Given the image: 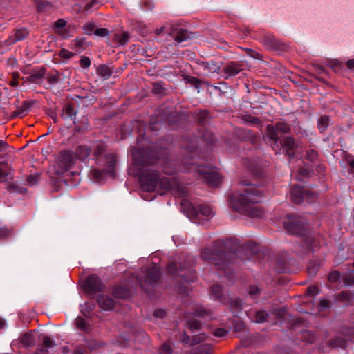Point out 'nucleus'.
Segmentation results:
<instances>
[{
  "instance_id": "nucleus-64",
  "label": "nucleus",
  "mask_w": 354,
  "mask_h": 354,
  "mask_svg": "<svg viewBox=\"0 0 354 354\" xmlns=\"http://www.w3.org/2000/svg\"><path fill=\"white\" fill-rule=\"evenodd\" d=\"M97 2V0H93L89 4L86 5V10H88L94 4H95Z\"/></svg>"
},
{
  "instance_id": "nucleus-27",
  "label": "nucleus",
  "mask_w": 354,
  "mask_h": 354,
  "mask_svg": "<svg viewBox=\"0 0 354 354\" xmlns=\"http://www.w3.org/2000/svg\"><path fill=\"white\" fill-rule=\"evenodd\" d=\"M115 39L120 45H124L128 41L129 36L127 32H123L122 33L115 34Z\"/></svg>"
},
{
  "instance_id": "nucleus-54",
  "label": "nucleus",
  "mask_w": 354,
  "mask_h": 354,
  "mask_svg": "<svg viewBox=\"0 0 354 354\" xmlns=\"http://www.w3.org/2000/svg\"><path fill=\"white\" fill-rule=\"evenodd\" d=\"M188 81L195 85V86L198 88V86H199V84H200V81L198 79H197L196 77H190L189 78H188Z\"/></svg>"
},
{
  "instance_id": "nucleus-21",
  "label": "nucleus",
  "mask_w": 354,
  "mask_h": 354,
  "mask_svg": "<svg viewBox=\"0 0 354 354\" xmlns=\"http://www.w3.org/2000/svg\"><path fill=\"white\" fill-rule=\"evenodd\" d=\"M28 35V32L27 29L24 28H21L19 29L15 30V32L14 33V38L12 39V42H16L18 41H21L26 37V36Z\"/></svg>"
},
{
  "instance_id": "nucleus-55",
  "label": "nucleus",
  "mask_w": 354,
  "mask_h": 354,
  "mask_svg": "<svg viewBox=\"0 0 354 354\" xmlns=\"http://www.w3.org/2000/svg\"><path fill=\"white\" fill-rule=\"evenodd\" d=\"M66 24V22L64 19H58L55 23V27L57 28H64Z\"/></svg>"
},
{
  "instance_id": "nucleus-10",
  "label": "nucleus",
  "mask_w": 354,
  "mask_h": 354,
  "mask_svg": "<svg viewBox=\"0 0 354 354\" xmlns=\"http://www.w3.org/2000/svg\"><path fill=\"white\" fill-rule=\"evenodd\" d=\"M160 276V271L156 266H152L147 269L143 278L139 280L141 287L145 290H148V286H153L158 280Z\"/></svg>"
},
{
  "instance_id": "nucleus-8",
  "label": "nucleus",
  "mask_w": 354,
  "mask_h": 354,
  "mask_svg": "<svg viewBox=\"0 0 354 354\" xmlns=\"http://www.w3.org/2000/svg\"><path fill=\"white\" fill-rule=\"evenodd\" d=\"M290 198L293 203L299 204L306 201L310 202L316 198V194L299 186H293L290 190Z\"/></svg>"
},
{
  "instance_id": "nucleus-12",
  "label": "nucleus",
  "mask_w": 354,
  "mask_h": 354,
  "mask_svg": "<svg viewBox=\"0 0 354 354\" xmlns=\"http://www.w3.org/2000/svg\"><path fill=\"white\" fill-rule=\"evenodd\" d=\"M267 130V137L270 139L272 149L276 151V153H279L281 149L278 143L279 137L276 128L272 125H268Z\"/></svg>"
},
{
  "instance_id": "nucleus-57",
  "label": "nucleus",
  "mask_w": 354,
  "mask_h": 354,
  "mask_svg": "<svg viewBox=\"0 0 354 354\" xmlns=\"http://www.w3.org/2000/svg\"><path fill=\"white\" fill-rule=\"evenodd\" d=\"M86 349L82 346H77L73 351V354H84Z\"/></svg>"
},
{
  "instance_id": "nucleus-36",
  "label": "nucleus",
  "mask_w": 354,
  "mask_h": 354,
  "mask_svg": "<svg viewBox=\"0 0 354 354\" xmlns=\"http://www.w3.org/2000/svg\"><path fill=\"white\" fill-rule=\"evenodd\" d=\"M268 313L264 310H260L256 313L255 322L257 323H262L266 320Z\"/></svg>"
},
{
  "instance_id": "nucleus-39",
  "label": "nucleus",
  "mask_w": 354,
  "mask_h": 354,
  "mask_svg": "<svg viewBox=\"0 0 354 354\" xmlns=\"http://www.w3.org/2000/svg\"><path fill=\"white\" fill-rule=\"evenodd\" d=\"M95 30V25L92 23H88L84 26V32L88 35H91L93 33H94Z\"/></svg>"
},
{
  "instance_id": "nucleus-24",
  "label": "nucleus",
  "mask_w": 354,
  "mask_h": 354,
  "mask_svg": "<svg viewBox=\"0 0 354 354\" xmlns=\"http://www.w3.org/2000/svg\"><path fill=\"white\" fill-rule=\"evenodd\" d=\"M346 339L342 337H337L330 341V346L333 348H346Z\"/></svg>"
},
{
  "instance_id": "nucleus-19",
  "label": "nucleus",
  "mask_w": 354,
  "mask_h": 354,
  "mask_svg": "<svg viewBox=\"0 0 354 354\" xmlns=\"http://www.w3.org/2000/svg\"><path fill=\"white\" fill-rule=\"evenodd\" d=\"M203 66L210 73L218 72L221 68V64L214 61L204 62Z\"/></svg>"
},
{
  "instance_id": "nucleus-15",
  "label": "nucleus",
  "mask_w": 354,
  "mask_h": 354,
  "mask_svg": "<svg viewBox=\"0 0 354 354\" xmlns=\"http://www.w3.org/2000/svg\"><path fill=\"white\" fill-rule=\"evenodd\" d=\"M13 178L12 170L8 163L0 162V183Z\"/></svg>"
},
{
  "instance_id": "nucleus-20",
  "label": "nucleus",
  "mask_w": 354,
  "mask_h": 354,
  "mask_svg": "<svg viewBox=\"0 0 354 354\" xmlns=\"http://www.w3.org/2000/svg\"><path fill=\"white\" fill-rule=\"evenodd\" d=\"M76 115V111L73 109L71 105H66L63 109L62 117L64 119H70L74 120Z\"/></svg>"
},
{
  "instance_id": "nucleus-47",
  "label": "nucleus",
  "mask_w": 354,
  "mask_h": 354,
  "mask_svg": "<svg viewBox=\"0 0 354 354\" xmlns=\"http://www.w3.org/2000/svg\"><path fill=\"white\" fill-rule=\"evenodd\" d=\"M307 158L310 161H314L317 157V152L314 149H310L307 151Z\"/></svg>"
},
{
  "instance_id": "nucleus-40",
  "label": "nucleus",
  "mask_w": 354,
  "mask_h": 354,
  "mask_svg": "<svg viewBox=\"0 0 354 354\" xmlns=\"http://www.w3.org/2000/svg\"><path fill=\"white\" fill-rule=\"evenodd\" d=\"M339 278L340 274L337 271L332 272L328 277V281L333 283L337 281Z\"/></svg>"
},
{
  "instance_id": "nucleus-63",
  "label": "nucleus",
  "mask_w": 354,
  "mask_h": 354,
  "mask_svg": "<svg viewBox=\"0 0 354 354\" xmlns=\"http://www.w3.org/2000/svg\"><path fill=\"white\" fill-rule=\"evenodd\" d=\"M200 113L201 115V122H203V120L205 118L207 117L208 113L206 111H201Z\"/></svg>"
},
{
  "instance_id": "nucleus-42",
  "label": "nucleus",
  "mask_w": 354,
  "mask_h": 354,
  "mask_svg": "<svg viewBox=\"0 0 354 354\" xmlns=\"http://www.w3.org/2000/svg\"><path fill=\"white\" fill-rule=\"evenodd\" d=\"M59 55L62 58L70 59L73 56V53L66 49L63 48L59 51Z\"/></svg>"
},
{
  "instance_id": "nucleus-13",
  "label": "nucleus",
  "mask_w": 354,
  "mask_h": 354,
  "mask_svg": "<svg viewBox=\"0 0 354 354\" xmlns=\"http://www.w3.org/2000/svg\"><path fill=\"white\" fill-rule=\"evenodd\" d=\"M280 147L286 151L289 156H292L297 149V145L292 138L286 137L281 141Z\"/></svg>"
},
{
  "instance_id": "nucleus-45",
  "label": "nucleus",
  "mask_w": 354,
  "mask_h": 354,
  "mask_svg": "<svg viewBox=\"0 0 354 354\" xmlns=\"http://www.w3.org/2000/svg\"><path fill=\"white\" fill-rule=\"evenodd\" d=\"M171 353V347L169 342L164 343L161 348L162 354H170Z\"/></svg>"
},
{
  "instance_id": "nucleus-18",
  "label": "nucleus",
  "mask_w": 354,
  "mask_h": 354,
  "mask_svg": "<svg viewBox=\"0 0 354 354\" xmlns=\"http://www.w3.org/2000/svg\"><path fill=\"white\" fill-rule=\"evenodd\" d=\"M97 302L100 307L104 310H111L114 306V301L109 297L103 295L99 296Z\"/></svg>"
},
{
  "instance_id": "nucleus-46",
  "label": "nucleus",
  "mask_w": 354,
  "mask_h": 354,
  "mask_svg": "<svg viewBox=\"0 0 354 354\" xmlns=\"http://www.w3.org/2000/svg\"><path fill=\"white\" fill-rule=\"evenodd\" d=\"M307 292L310 296H315L319 294V288L316 286H311L308 288Z\"/></svg>"
},
{
  "instance_id": "nucleus-37",
  "label": "nucleus",
  "mask_w": 354,
  "mask_h": 354,
  "mask_svg": "<svg viewBox=\"0 0 354 354\" xmlns=\"http://www.w3.org/2000/svg\"><path fill=\"white\" fill-rule=\"evenodd\" d=\"M187 272L189 273V277H187L185 274H181V278L185 282H192L195 281L196 275L194 270L191 268L187 269Z\"/></svg>"
},
{
  "instance_id": "nucleus-3",
  "label": "nucleus",
  "mask_w": 354,
  "mask_h": 354,
  "mask_svg": "<svg viewBox=\"0 0 354 354\" xmlns=\"http://www.w3.org/2000/svg\"><path fill=\"white\" fill-rule=\"evenodd\" d=\"M192 155L183 156L180 160V163L176 165L177 162L174 160H169L168 158L162 162L164 172L171 175L177 171L194 172L198 174V177L204 180L209 186L217 187L222 181L221 177L215 168L207 167L202 165H195L194 154L196 148L192 145L187 149Z\"/></svg>"
},
{
  "instance_id": "nucleus-5",
  "label": "nucleus",
  "mask_w": 354,
  "mask_h": 354,
  "mask_svg": "<svg viewBox=\"0 0 354 354\" xmlns=\"http://www.w3.org/2000/svg\"><path fill=\"white\" fill-rule=\"evenodd\" d=\"M105 148V145L102 142H97L93 146L96 167L91 169L89 175L97 182L102 180L106 174H113L115 165V156L112 153H106Z\"/></svg>"
},
{
  "instance_id": "nucleus-53",
  "label": "nucleus",
  "mask_w": 354,
  "mask_h": 354,
  "mask_svg": "<svg viewBox=\"0 0 354 354\" xmlns=\"http://www.w3.org/2000/svg\"><path fill=\"white\" fill-rule=\"evenodd\" d=\"M8 147V143L5 140H0V153L6 151Z\"/></svg>"
},
{
  "instance_id": "nucleus-58",
  "label": "nucleus",
  "mask_w": 354,
  "mask_h": 354,
  "mask_svg": "<svg viewBox=\"0 0 354 354\" xmlns=\"http://www.w3.org/2000/svg\"><path fill=\"white\" fill-rule=\"evenodd\" d=\"M232 306L237 310H241L242 308L241 301L239 299H235L232 304Z\"/></svg>"
},
{
  "instance_id": "nucleus-34",
  "label": "nucleus",
  "mask_w": 354,
  "mask_h": 354,
  "mask_svg": "<svg viewBox=\"0 0 354 354\" xmlns=\"http://www.w3.org/2000/svg\"><path fill=\"white\" fill-rule=\"evenodd\" d=\"M243 121L246 124H255L259 123V120L251 115H245L242 117Z\"/></svg>"
},
{
  "instance_id": "nucleus-52",
  "label": "nucleus",
  "mask_w": 354,
  "mask_h": 354,
  "mask_svg": "<svg viewBox=\"0 0 354 354\" xmlns=\"http://www.w3.org/2000/svg\"><path fill=\"white\" fill-rule=\"evenodd\" d=\"M189 327L192 330H197L200 327V324L196 320H192L189 322Z\"/></svg>"
},
{
  "instance_id": "nucleus-44",
  "label": "nucleus",
  "mask_w": 354,
  "mask_h": 354,
  "mask_svg": "<svg viewBox=\"0 0 354 354\" xmlns=\"http://www.w3.org/2000/svg\"><path fill=\"white\" fill-rule=\"evenodd\" d=\"M207 314V310L201 306L198 307L194 313V315L198 317H205Z\"/></svg>"
},
{
  "instance_id": "nucleus-59",
  "label": "nucleus",
  "mask_w": 354,
  "mask_h": 354,
  "mask_svg": "<svg viewBox=\"0 0 354 354\" xmlns=\"http://www.w3.org/2000/svg\"><path fill=\"white\" fill-rule=\"evenodd\" d=\"M48 81L50 84H55L58 82V75L55 74L48 77Z\"/></svg>"
},
{
  "instance_id": "nucleus-48",
  "label": "nucleus",
  "mask_w": 354,
  "mask_h": 354,
  "mask_svg": "<svg viewBox=\"0 0 354 354\" xmlns=\"http://www.w3.org/2000/svg\"><path fill=\"white\" fill-rule=\"evenodd\" d=\"M11 231L6 227L0 225V238H5L9 236Z\"/></svg>"
},
{
  "instance_id": "nucleus-41",
  "label": "nucleus",
  "mask_w": 354,
  "mask_h": 354,
  "mask_svg": "<svg viewBox=\"0 0 354 354\" xmlns=\"http://www.w3.org/2000/svg\"><path fill=\"white\" fill-rule=\"evenodd\" d=\"M39 179V175H30L27 177V182L30 185H35L37 183Z\"/></svg>"
},
{
  "instance_id": "nucleus-28",
  "label": "nucleus",
  "mask_w": 354,
  "mask_h": 354,
  "mask_svg": "<svg viewBox=\"0 0 354 354\" xmlns=\"http://www.w3.org/2000/svg\"><path fill=\"white\" fill-rule=\"evenodd\" d=\"M329 124V118L326 115L322 116L318 120V128L320 131H324Z\"/></svg>"
},
{
  "instance_id": "nucleus-38",
  "label": "nucleus",
  "mask_w": 354,
  "mask_h": 354,
  "mask_svg": "<svg viewBox=\"0 0 354 354\" xmlns=\"http://www.w3.org/2000/svg\"><path fill=\"white\" fill-rule=\"evenodd\" d=\"M91 59L86 56L82 57L80 60V64L82 68H88L91 66Z\"/></svg>"
},
{
  "instance_id": "nucleus-43",
  "label": "nucleus",
  "mask_w": 354,
  "mask_h": 354,
  "mask_svg": "<svg viewBox=\"0 0 354 354\" xmlns=\"http://www.w3.org/2000/svg\"><path fill=\"white\" fill-rule=\"evenodd\" d=\"M109 31L107 29L102 28L95 30L94 34L97 36L104 37L108 35Z\"/></svg>"
},
{
  "instance_id": "nucleus-9",
  "label": "nucleus",
  "mask_w": 354,
  "mask_h": 354,
  "mask_svg": "<svg viewBox=\"0 0 354 354\" xmlns=\"http://www.w3.org/2000/svg\"><path fill=\"white\" fill-rule=\"evenodd\" d=\"M306 224L304 221L295 216H289L283 223L284 228L293 234L301 236L304 234Z\"/></svg>"
},
{
  "instance_id": "nucleus-61",
  "label": "nucleus",
  "mask_w": 354,
  "mask_h": 354,
  "mask_svg": "<svg viewBox=\"0 0 354 354\" xmlns=\"http://www.w3.org/2000/svg\"><path fill=\"white\" fill-rule=\"evenodd\" d=\"M161 89H162L161 86L159 84L156 83V84H153V92L154 93H161Z\"/></svg>"
},
{
  "instance_id": "nucleus-33",
  "label": "nucleus",
  "mask_w": 354,
  "mask_h": 354,
  "mask_svg": "<svg viewBox=\"0 0 354 354\" xmlns=\"http://www.w3.org/2000/svg\"><path fill=\"white\" fill-rule=\"evenodd\" d=\"M76 326L79 329L86 331L88 329V326L86 320L82 317H77L76 319Z\"/></svg>"
},
{
  "instance_id": "nucleus-1",
  "label": "nucleus",
  "mask_w": 354,
  "mask_h": 354,
  "mask_svg": "<svg viewBox=\"0 0 354 354\" xmlns=\"http://www.w3.org/2000/svg\"><path fill=\"white\" fill-rule=\"evenodd\" d=\"M239 189L230 196L231 207L236 211L248 216L259 218L263 214L259 203L263 197V191L252 184L241 181Z\"/></svg>"
},
{
  "instance_id": "nucleus-62",
  "label": "nucleus",
  "mask_w": 354,
  "mask_h": 354,
  "mask_svg": "<svg viewBox=\"0 0 354 354\" xmlns=\"http://www.w3.org/2000/svg\"><path fill=\"white\" fill-rule=\"evenodd\" d=\"M346 66L350 69L354 68V59L347 61Z\"/></svg>"
},
{
  "instance_id": "nucleus-49",
  "label": "nucleus",
  "mask_w": 354,
  "mask_h": 354,
  "mask_svg": "<svg viewBox=\"0 0 354 354\" xmlns=\"http://www.w3.org/2000/svg\"><path fill=\"white\" fill-rule=\"evenodd\" d=\"M260 288L259 286H251L249 288V294L251 296H255L256 295L259 294L260 292Z\"/></svg>"
},
{
  "instance_id": "nucleus-6",
  "label": "nucleus",
  "mask_w": 354,
  "mask_h": 354,
  "mask_svg": "<svg viewBox=\"0 0 354 354\" xmlns=\"http://www.w3.org/2000/svg\"><path fill=\"white\" fill-rule=\"evenodd\" d=\"M75 162L73 151L71 150L62 151L57 156L55 163L53 165L55 172L57 174H62L70 170L74 166Z\"/></svg>"
},
{
  "instance_id": "nucleus-11",
  "label": "nucleus",
  "mask_w": 354,
  "mask_h": 354,
  "mask_svg": "<svg viewBox=\"0 0 354 354\" xmlns=\"http://www.w3.org/2000/svg\"><path fill=\"white\" fill-rule=\"evenodd\" d=\"M84 288L88 293L94 294L102 291L104 286L97 276L93 274L87 277Z\"/></svg>"
},
{
  "instance_id": "nucleus-2",
  "label": "nucleus",
  "mask_w": 354,
  "mask_h": 354,
  "mask_svg": "<svg viewBox=\"0 0 354 354\" xmlns=\"http://www.w3.org/2000/svg\"><path fill=\"white\" fill-rule=\"evenodd\" d=\"M132 156L133 157L134 162L136 165L140 167L142 170L140 176V185L143 190L147 192H152L155 190L158 183L160 187L164 191H175L178 192L180 196H184L183 188L176 183L174 179L169 178H160L159 174L156 170L147 169H145V166L154 164L157 159L152 157H143L142 152L137 150H132Z\"/></svg>"
},
{
  "instance_id": "nucleus-25",
  "label": "nucleus",
  "mask_w": 354,
  "mask_h": 354,
  "mask_svg": "<svg viewBox=\"0 0 354 354\" xmlns=\"http://www.w3.org/2000/svg\"><path fill=\"white\" fill-rule=\"evenodd\" d=\"M21 343L25 346H31L34 344V338L31 334H24L20 338Z\"/></svg>"
},
{
  "instance_id": "nucleus-22",
  "label": "nucleus",
  "mask_w": 354,
  "mask_h": 354,
  "mask_svg": "<svg viewBox=\"0 0 354 354\" xmlns=\"http://www.w3.org/2000/svg\"><path fill=\"white\" fill-rule=\"evenodd\" d=\"M112 73L111 68L106 65H101L97 68V73L104 78H109Z\"/></svg>"
},
{
  "instance_id": "nucleus-14",
  "label": "nucleus",
  "mask_w": 354,
  "mask_h": 354,
  "mask_svg": "<svg viewBox=\"0 0 354 354\" xmlns=\"http://www.w3.org/2000/svg\"><path fill=\"white\" fill-rule=\"evenodd\" d=\"M91 149L90 147L87 145H80L73 152V156L75 158V160H79L80 161H84L88 157L91 153Z\"/></svg>"
},
{
  "instance_id": "nucleus-32",
  "label": "nucleus",
  "mask_w": 354,
  "mask_h": 354,
  "mask_svg": "<svg viewBox=\"0 0 354 354\" xmlns=\"http://www.w3.org/2000/svg\"><path fill=\"white\" fill-rule=\"evenodd\" d=\"M6 189L11 193H24L26 191L25 188L19 187L15 184L8 185Z\"/></svg>"
},
{
  "instance_id": "nucleus-50",
  "label": "nucleus",
  "mask_w": 354,
  "mask_h": 354,
  "mask_svg": "<svg viewBox=\"0 0 354 354\" xmlns=\"http://www.w3.org/2000/svg\"><path fill=\"white\" fill-rule=\"evenodd\" d=\"M226 334H227V331L223 328H218L214 333V335L216 337H222L225 336Z\"/></svg>"
},
{
  "instance_id": "nucleus-7",
  "label": "nucleus",
  "mask_w": 354,
  "mask_h": 354,
  "mask_svg": "<svg viewBox=\"0 0 354 354\" xmlns=\"http://www.w3.org/2000/svg\"><path fill=\"white\" fill-rule=\"evenodd\" d=\"M183 210L187 209L188 216L194 218L203 216L206 218H212L214 216L213 209L209 205H199L194 207L187 200L183 199L181 202Z\"/></svg>"
},
{
  "instance_id": "nucleus-56",
  "label": "nucleus",
  "mask_w": 354,
  "mask_h": 354,
  "mask_svg": "<svg viewBox=\"0 0 354 354\" xmlns=\"http://www.w3.org/2000/svg\"><path fill=\"white\" fill-rule=\"evenodd\" d=\"M153 315L156 317H163L165 315V311L162 309H158L154 311Z\"/></svg>"
},
{
  "instance_id": "nucleus-16",
  "label": "nucleus",
  "mask_w": 354,
  "mask_h": 354,
  "mask_svg": "<svg viewBox=\"0 0 354 354\" xmlns=\"http://www.w3.org/2000/svg\"><path fill=\"white\" fill-rule=\"evenodd\" d=\"M55 342L48 336L44 335L42 343L37 350V354H47L50 348L55 346Z\"/></svg>"
},
{
  "instance_id": "nucleus-60",
  "label": "nucleus",
  "mask_w": 354,
  "mask_h": 354,
  "mask_svg": "<svg viewBox=\"0 0 354 354\" xmlns=\"http://www.w3.org/2000/svg\"><path fill=\"white\" fill-rule=\"evenodd\" d=\"M319 305L322 308H326L330 306V302L326 299L320 300Z\"/></svg>"
},
{
  "instance_id": "nucleus-30",
  "label": "nucleus",
  "mask_w": 354,
  "mask_h": 354,
  "mask_svg": "<svg viewBox=\"0 0 354 354\" xmlns=\"http://www.w3.org/2000/svg\"><path fill=\"white\" fill-rule=\"evenodd\" d=\"M344 283L347 286L354 285V271H349L343 276Z\"/></svg>"
},
{
  "instance_id": "nucleus-35",
  "label": "nucleus",
  "mask_w": 354,
  "mask_h": 354,
  "mask_svg": "<svg viewBox=\"0 0 354 354\" xmlns=\"http://www.w3.org/2000/svg\"><path fill=\"white\" fill-rule=\"evenodd\" d=\"M212 292L216 298L220 299L223 295V288L220 285H213L212 286Z\"/></svg>"
},
{
  "instance_id": "nucleus-23",
  "label": "nucleus",
  "mask_w": 354,
  "mask_h": 354,
  "mask_svg": "<svg viewBox=\"0 0 354 354\" xmlns=\"http://www.w3.org/2000/svg\"><path fill=\"white\" fill-rule=\"evenodd\" d=\"M174 38L176 42L180 43L191 38V36L187 30L182 29L174 35Z\"/></svg>"
},
{
  "instance_id": "nucleus-26",
  "label": "nucleus",
  "mask_w": 354,
  "mask_h": 354,
  "mask_svg": "<svg viewBox=\"0 0 354 354\" xmlns=\"http://www.w3.org/2000/svg\"><path fill=\"white\" fill-rule=\"evenodd\" d=\"M186 268H187L184 267V266L183 267V266L178 267V264L177 263H175V262L170 263L168 265V267H167L168 272L171 275H174L176 274H178V269L181 272V271H183V270L186 269Z\"/></svg>"
},
{
  "instance_id": "nucleus-31",
  "label": "nucleus",
  "mask_w": 354,
  "mask_h": 354,
  "mask_svg": "<svg viewBox=\"0 0 354 354\" xmlns=\"http://www.w3.org/2000/svg\"><path fill=\"white\" fill-rule=\"evenodd\" d=\"M36 6L37 10L42 12L50 6V3L47 0H36Z\"/></svg>"
},
{
  "instance_id": "nucleus-4",
  "label": "nucleus",
  "mask_w": 354,
  "mask_h": 354,
  "mask_svg": "<svg viewBox=\"0 0 354 354\" xmlns=\"http://www.w3.org/2000/svg\"><path fill=\"white\" fill-rule=\"evenodd\" d=\"M227 245V240H218L214 242L212 248H203L201 257L205 261L219 266L218 269L223 270V274L230 279L232 273L228 263L230 261L229 257L232 253L226 250Z\"/></svg>"
},
{
  "instance_id": "nucleus-51",
  "label": "nucleus",
  "mask_w": 354,
  "mask_h": 354,
  "mask_svg": "<svg viewBox=\"0 0 354 354\" xmlns=\"http://www.w3.org/2000/svg\"><path fill=\"white\" fill-rule=\"evenodd\" d=\"M84 43L85 40L84 39H76L73 41V44L76 48H83Z\"/></svg>"
},
{
  "instance_id": "nucleus-29",
  "label": "nucleus",
  "mask_w": 354,
  "mask_h": 354,
  "mask_svg": "<svg viewBox=\"0 0 354 354\" xmlns=\"http://www.w3.org/2000/svg\"><path fill=\"white\" fill-rule=\"evenodd\" d=\"M274 127L276 128L278 133L281 132L286 133H288L290 130V126L287 123L283 122L276 123Z\"/></svg>"
},
{
  "instance_id": "nucleus-17",
  "label": "nucleus",
  "mask_w": 354,
  "mask_h": 354,
  "mask_svg": "<svg viewBox=\"0 0 354 354\" xmlns=\"http://www.w3.org/2000/svg\"><path fill=\"white\" fill-rule=\"evenodd\" d=\"M241 65L235 62H231L225 65L223 72L226 74V77L234 76L241 71Z\"/></svg>"
}]
</instances>
